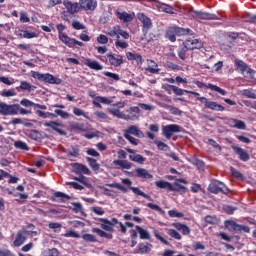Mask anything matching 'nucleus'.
Segmentation results:
<instances>
[{
	"instance_id": "5fc2aeb1",
	"label": "nucleus",
	"mask_w": 256,
	"mask_h": 256,
	"mask_svg": "<svg viewBox=\"0 0 256 256\" xmlns=\"http://www.w3.org/2000/svg\"><path fill=\"white\" fill-rule=\"evenodd\" d=\"M154 143L157 145L160 151H169V145L165 144L164 142L155 141Z\"/></svg>"
},
{
	"instance_id": "774afa93",
	"label": "nucleus",
	"mask_w": 256,
	"mask_h": 256,
	"mask_svg": "<svg viewBox=\"0 0 256 256\" xmlns=\"http://www.w3.org/2000/svg\"><path fill=\"white\" fill-rule=\"evenodd\" d=\"M115 45L116 47H120V49H127V47H129V44L127 42H123L119 39L116 40Z\"/></svg>"
},
{
	"instance_id": "a18cd8bd",
	"label": "nucleus",
	"mask_w": 256,
	"mask_h": 256,
	"mask_svg": "<svg viewBox=\"0 0 256 256\" xmlns=\"http://www.w3.org/2000/svg\"><path fill=\"white\" fill-rule=\"evenodd\" d=\"M240 95L247 97V99H256V94L254 93L253 90H242L240 92Z\"/></svg>"
},
{
	"instance_id": "bb28decb",
	"label": "nucleus",
	"mask_w": 256,
	"mask_h": 256,
	"mask_svg": "<svg viewBox=\"0 0 256 256\" xmlns=\"http://www.w3.org/2000/svg\"><path fill=\"white\" fill-rule=\"evenodd\" d=\"M126 57L129 61H136L137 65H143V57L138 53L127 52Z\"/></svg>"
},
{
	"instance_id": "473e14b6",
	"label": "nucleus",
	"mask_w": 256,
	"mask_h": 256,
	"mask_svg": "<svg viewBox=\"0 0 256 256\" xmlns=\"http://www.w3.org/2000/svg\"><path fill=\"white\" fill-rule=\"evenodd\" d=\"M129 159L134 163H139V165H143V163L147 161V158L143 157L141 154H130Z\"/></svg>"
},
{
	"instance_id": "a19ab883",
	"label": "nucleus",
	"mask_w": 256,
	"mask_h": 256,
	"mask_svg": "<svg viewBox=\"0 0 256 256\" xmlns=\"http://www.w3.org/2000/svg\"><path fill=\"white\" fill-rule=\"evenodd\" d=\"M148 61V67L146 68V71L149 73H159V69H157V63L153 60H147Z\"/></svg>"
},
{
	"instance_id": "9d476101",
	"label": "nucleus",
	"mask_w": 256,
	"mask_h": 256,
	"mask_svg": "<svg viewBox=\"0 0 256 256\" xmlns=\"http://www.w3.org/2000/svg\"><path fill=\"white\" fill-rule=\"evenodd\" d=\"M162 131H163V135H164V137H166V139H171V137H173V133L181 132V126H179L177 124L166 125L163 127Z\"/></svg>"
},
{
	"instance_id": "4468645a",
	"label": "nucleus",
	"mask_w": 256,
	"mask_h": 256,
	"mask_svg": "<svg viewBox=\"0 0 256 256\" xmlns=\"http://www.w3.org/2000/svg\"><path fill=\"white\" fill-rule=\"evenodd\" d=\"M232 149L236 153V155H238L240 161L247 162L249 161V159H251L249 153L245 149L236 145H232Z\"/></svg>"
},
{
	"instance_id": "6e6552de",
	"label": "nucleus",
	"mask_w": 256,
	"mask_h": 256,
	"mask_svg": "<svg viewBox=\"0 0 256 256\" xmlns=\"http://www.w3.org/2000/svg\"><path fill=\"white\" fill-rule=\"evenodd\" d=\"M197 99L201 103L205 104L207 109H211L212 111H225V107L217 102L209 101L206 97H198Z\"/></svg>"
},
{
	"instance_id": "f8f14e48",
	"label": "nucleus",
	"mask_w": 256,
	"mask_h": 256,
	"mask_svg": "<svg viewBox=\"0 0 256 256\" xmlns=\"http://www.w3.org/2000/svg\"><path fill=\"white\" fill-rule=\"evenodd\" d=\"M63 5H64L66 11H68V13H70V15H75V13H79V11L81 9L80 3L71 2L69 0H64Z\"/></svg>"
},
{
	"instance_id": "4d7b16f0",
	"label": "nucleus",
	"mask_w": 256,
	"mask_h": 256,
	"mask_svg": "<svg viewBox=\"0 0 256 256\" xmlns=\"http://www.w3.org/2000/svg\"><path fill=\"white\" fill-rule=\"evenodd\" d=\"M64 237H72L73 239H79V237H81V235H79V233H77L73 230H69L64 234Z\"/></svg>"
},
{
	"instance_id": "c9c22d12",
	"label": "nucleus",
	"mask_w": 256,
	"mask_h": 256,
	"mask_svg": "<svg viewBox=\"0 0 256 256\" xmlns=\"http://www.w3.org/2000/svg\"><path fill=\"white\" fill-rule=\"evenodd\" d=\"M17 89H21V91H35L37 87L31 85V83L27 81H21L20 86Z\"/></svg>"
},
{
	"instance_id": "6e6d98bb",
	"label": "nucleus",
	"mask_w": 256,
	"mask_h": 256,
	"mask_svg": "<svg viewBox=\"0 0 256 256\" xmlns=\"http://www.w3.org/2000/svg\"><path fill=\"white\" fill-rule=\"evenodd\" d=\"M82 239H84V241H89L90 243H97V238L92 234H84Z\"/></svg>"
},
{
	"instance_id": "c756f323",
	"label": "nucleus",
	"mask_w": 256,
	"mask_h": 256,
	"mask_svg": "<svg viewBox=\"0 0 256 256\" xmlns=\"http://www.w3.org/2000/svg\"><path fill=\"white\" fill-rule=\"evenodd\" d=\"M155 185L159 189H168V191H175L177 189L176 187H173V184H171L169 182H165L163 180L156 181Z\"/></svg>"
},
{
	"instance_id": "3c124183",
	"label": "nucleus",
	"mask_w": 256,
	"mask_h": 256,
	"mask_svg": "<svg viewBox=\"0 0 256 256\" xmlns=\"http://www.w3.org/2000/svg\"><path fill=\"white\" fill-rule=\"evenodd\" d=\"M159 9H161V11H163L164 13H169L170 15H173V7H171L170 5L167 4H161L159 6Z\"/></svg>"
},
{
	"instance_id": "7c9ffc66",
	"label": "nucleus",
	"mask_w": 256,
	"mask_h": 256,
	"mask_svg": "<svg viewBox=\"0 0 256 256\" xmlns=\"http://www.w3.org/2000/svg\"><path fill=\"white\" fill-rule=\"evenodd\" d=\"M59 39H60V41H62V43H65L67 45V47H70V48L73 47L75 38H70L69 36H67V34L60 32Z\"/></svg>"
},
{
	"instance_id": "6ab92c4d",
	"label": "nucleus",
	"mask_w": 256,
	"mask_h": 256,
	"mask_svg": "<svg viewBox=\"0 0 256 256\" xmlns=\"http://www.w3.org/2000/svg\"><path fill=\"white\" fill-rule=\"evenodd\" d=\"M238 37H239L238 33L231 32L228 35L220 36L218 43H220V45H229V43H231V41H229V39H231L232 41H235V39H237Z\"/></svg>"
},
{
	"instance_id": "4c0bfd02",
	"label": "nucleus",
	"mask_w": 256,
	"mask_h": 256,
	"mask_svg": "<svg viewBox=\"0 0 256 256\" xmlns=\"http://www.w3.org/2000/svg\"><path fill=\"white\" fill-rule=\"evenodd\" d=\"M74 181H78L79 183H82V185H85V187H88V189H91L93 186L91 185V182H89V179L87 177L80 175L78 177L73 178Z\"/></svg>"
},
{
	"instance_id": "2eb2a0df",
	"label": "nucleus",
	"mask_w": 256,
	"mask_h": 256,
	"mask_svg": "<svg viewBox=\"0 0 256 256\" xmlns=\"http://www.w3.org/2000/svg\"><path fill=\"white\" fill-rule=\"evenodd\" d=\"M184 46H185L186 49H188V50L201 49V48L203 47V43H201V41H199L198 39H195V38H188V39L184 42Z\"/></svg>"
},
{
	"instance_id": "8fccbe9b",
	"label": "nucleus",
	"mask_w": 256,
	"mask_h": 256,
	"mask_svg": "<svg viewBox=\"0 0 256 256\" xmlns=\"http://www.w3.org/2000/svg\"><path fill=\"white\" fill-rule=\"evenodd\" d=\"M181 183H185V180H176L172 185V187H175L176 189L171 191H181L183 189H186L185 186H183Z\"/></svg>"
},
{
	"instance_id": "72a5a7b5",
	"label": "nucleus",
	"mask_w": 256,
	"mask_h": 256,
	"mask_svg": "<svg viewBox=\"0 0 256 256\" xmlns=\"http://www.w3.org/2000/svg\"><path fill=\"white\" fill-rule=\"evenodd\" d=\"M202 87H205L206 89H211V91H216V93H219L220 95H227V91L213 84H202Z\"/></svg>"
},
{
	"instance_id": "338daca9",
	"label": "nucleus",
	"mask_w": 256,
	"mask_h": 256,
	"mask_svg": "<svg viewBox=\"0 0 256 256\" xmlns=\"http://www.w3.org/2000/svg\"><path fill=\"white\" fill-rule=\"evenodd\" d=\"M97 41L101 44V45H107V43H109V38H107V36L101 34L98 38Z\"/></svg>"
},
{
	"instance_id": "0eeeda50",
	"label": "nucleus",
	"mask_w": 256,
	"mask_h": 256,
	"mask_svg": "<svg viewBox=\"0 0 256 256\" xmlns=\"http://www.w3.org/2000/svg\"><path fill=\"white\" fill-rule=\"evenodd\" d=\"M122 183L124 185H127L128 188L130 189V191H133V193L135 195H139L140 197H144V199H147L148 201H153V199H151V196L145 194V192L141 191V189H139L137 187H132L131 185H133V182L131 181V179L124 178V179H122Z\"/></svg>"
},
{
	"instance_id": "49530a36",
	"label": "nucleus",
	"mask_w": 256,
	"mask_h": 256,
	"mask_svg": "<svg viewBox=\"0 0 256 256\" xmlns=\"http://www.w3.org/2000/svg\"><path fill=\"white\" fill-rule=\"evenodd\" d=\"M71 129L74 131H87L85 124L74 122L71 124Z\"/></svg>"
},
{
	"instance_id": "f257e3e1",
	"label": "nucleus",
	"mask_w": 256,
	"mask_h": 256,
	"mask_svg": "<svg viewBox=\"0 0 256 256\" xmlns=\"http://www.w3.org/2000/svg\"><path fill=\"white\" fill-rule=\"evenodd\" d=\"M99 221L100 223H103L101 224V227L102 229H104V231H113V227H115V225H119L120 231L122 233H127V228L123 223L119 222L117 218H112L111 220H108L106 218H100Z\"/></svg>"
},
{
	"instance_id": "423d86ee",
	"label": "nucleus",
	"mask_w": 256,
	"mask_h": 256,
	"mask_svg": "<svg viewBox=\"0 0 256 256\" xmlns=\"http://www.w3.org/2000/svg\"><path fill=\"white\" fill-rule=\"evenodd\" d=\"M19 113V104L0 103V115H17Z\"/></svg>"
},
{
	"instance_id": "393cba45",
	"label": "nucleus",
	"mask_w": 256,
	"mask_h": 256,
	"mask_svg": "<svg viewBox=\"0 0 256 256\" xmlns=\"http://www.w3.org/2000/svg\"><path fill=\"white\" fill-rule=\"evenodd\" d=\"M172 227H175V229H177V231H181L182 235H190L191 233V228H189V226L183 224V223H173Z\"/></svg>"
},
{
	"instance_id": "ea45409f",
	"label": "nucleus",
	"mask_w": 256,
	"mask_h": 256,
	"mask_svg": "<svg viewBox=\"0 0 256 256\" xmlns=\"http://www.w3.org/2000/svg\"><path fill=\"white\" fill-rule=\"evenodd\" d=\"M136 230L138 231V233L140 235V239H145V240L151 239V235L149 234V232L147 230L143 229L140 226H136Z\"/></svg>"
},
{
	"instance_id": "864d4df0",
	"label": "nucleus",
	"mask_w": 256,
	"mask_h": 256,
	"mask_svg": "<svg viewBox=\"0 0 256 256\" xmlns=\"http://www.w3.org/2000/svg\"><path fill=\"white\" fill-rule=\"evenodd\" d=\"M168 215L169 217H177L178 219L185 217V214H183V212H178L177 210L168 211Z\"/></svg>"
},
{
	"instance_id": "37998d69",
	"label": "nucleus",
	"mask_w": 256,
	"mask_h": 256,
	"mask_svg": "<svg viewBox=\"0 0 256 256\" xmlns=\"http://www.w3.org/2000/svg\"><path fill=\"white\" fill-rule=\"evenodd\" d=\"M92 233H97V235H99V237H104L106 239H113V234H108L99 228H93Z\"/></svg>"
},
{
	"instance_id": "5701e85b",
	"label": "nucleus",
	"mask_w": 256,
	"mask_h": 256,
	"mask_svg": "<svg viewBox=\"0 0 256 256\" xmlns=\"http://www.w3.org/2000/svg\"><path fill=\"white\" fill-rule=\"evenodd\" d=\"M153 249V244L149 243H140L138 245V250H135L134 253H140L141 255L151 253Z\"/></svg>"
},
{
	"instance_id": "dca6fc26",
	"label": "nucleus",
	"mask_w": 256,
	"mask_h": 256,
	"mask_svg": "<svg viewBox=\"0 0 256 256\" xmlns=\"http://www.w3.org/2000/svg\"><path fill=\"white\" fill-rule=\"evenodd\" d=\"M80 7L85 11H95L97 8V0H80Z\"/></svg>"
},
{
	"instance_id": "603ef678",
	"label": "nucleus",
	"mask_w": 256,
	"mask_h": 256,
	"mask_svg": "<svg viewBox=\"0 0 256 256\" xmlns=\"http://www.w3.org/2000/svg\"><path fill=\"white\" fill-rule=\"evenodd\" d=\"M153 235L156 237V239H158V241L162 242L164 245H169V241L163 238V236H161L159 231L153 230Z\"/></svg>"
},
{
	"instance_id": "79ce46f5",
	"label": "nucleus",
	"mask_w": 256,
	"mask_h": 256,
	"mask_svg": "<svg viewBox=\"0 0 256 256\" xmlns=\"http://www.w3.org/2000/svg\"><path fill=\"white\" fill-rule=\"evenodd\" d=\"M86 161H88V163L93 171H99L101 165L99 163H97L95 158L87 157Z\"/></svg>"
},
{
	"instance_id": "c85d7f7f",
	"label": "nucleus",
	"mask_w": 256,
	"mask_h": 256,
	"mask_svg": "<svg viewBox=\"0 0 256 256\" xmlns=\"http://www.w3.org/2000/svg\"><path fill=\"white\" fill-rule=\"evenodd\" d=\"M229 125H230V127H233L234 129H242V130L247 129V125L245 124V122H243L241 120H237V119H230Z\"/></svg>"
},
{
	"instance_id": "412c9836",
	"label": "nucleus",
	"mask_w": 256,
	"mask_h": 256,
	"mask_svg": "<svg viewBox=\"0 0 256 256\" xmlns=\"http://www.w3.org/2000/svg\"><path fill=\"white\" fill-rule=\"evenodd\" d=\"M73 172L76 173V175H90L91 170L83 164H74L73 165Z\"/></svg>"
},
{
	"instance_id": "39448f33",
	"label": "nucleus",
	"mask_w": 256,
	"mask_h": 256,
	"mask_svg": "<svg viewBox=\"0 0 256 256\" xmlns=\"http://www.w3.org/2000/svg\"><path fill=\"white\" fill-rule=\"evenodd\" d=\"M55 114L53 113H50V112H43L41 110H37L36 111V114L38 117H42V119H49V117H57V115L59 117H61L62 119H69L70 115L69 113L63 111V110H55L54 111Z\"/></svg>"
},
{
	"instance_id": "4be33fe9",
	"label": "nucleus",
	"mask_w": 256,
	"mask_h": 256,
	"mask_svg": "<svg viewBox=\"0 0 256 256\" xmlns=\"http://www.w3.org/2000/svg\"><path fill=\"white\" fill-rule=\"evenodd\" d=\"M124 134L134 135L135 137H139V139H143V137H145L143 131L139 130V127L136 125L130 126Z\"/></svg>"
},
{
	"instance_id": "f3484780",
	"label": "nucleus",
	"mask_w": 256,
	"mask_h": 256,
	"mask_svg": "<svg viewBox=\"0 0 256 256\" xmlns=\"http://www.w3.org/2000/svg\"><path fill=\"white\" fill-rule=\"evenodd\" d=\"M108 61L112 67H121L123 65V56L117 54H108Z\"/></svg>"
},
{
	"instance_id": "0e129e2a",
	"label": "nucleus",
	"mask_w": 256,
	"mask_h": 256,
	"mask_svg": "<svg viewBox=\"0 0 256 256\" xmlns=\"http://www.w3.org/2000/svg\"><path fill=\"white\" fill-rule=\"evenodd\" d=\"M66 185H70L71 187H73V189H76L78 191H83L85 189L83 186H81L77 182H66Z\"/></svg>"
},
{
	"instance_id": "aec40b11",
	"label": "nucleus",
	"mask_w": 256,
	"mask_h": 256,
	"mask_svg": "<svg viewBox=\"0 0 256 256\" xmlns=\"http://www.w3.org/2000/svg\"><path fill=\"white\" fill-rule=\"evenodd\" d=\"M101 103H103V105H111V103H113V100L103 96H97L94 98L93 105L95 107H98V109H102L103 106H101Z\"/></svg>"
},
{
	"instance_id": "e433bc0d",
	"label": "nucleus",
	"mask_w": 256,
	"mask_h": 256,
	"mask_svg": "<svg viewBox=\"0 0 256 256\" xmlns=\"http://www.w3.org/2000/svg\"><path fill=\"white\" fill-rule=\"evenodd\" d=\"M225 227H226V229H228V231H235V233H237V231L239 229V224H237L233 220H226Z\"/></svg>"
},
{
	"instance_id": "e2e57ef3",
	"label": "nucleus",
	"mask_w": 256,
	"mask_h": 256,
	"mask_svg": "<svg viewBox=\"0 0 256 256\" xmlns=\"http://www.w3.org/2000/svg\"><path fill=\"white\" fill-rule=\"evenodd\" d=\"M20 105L23 107H35V103L28 99H22Z\"/></svg>"
},
{
	"instance_id": "58836bf2",
	"label": "nucleus",
	"mask_w": 256,
	"mask_h": 256,
	"mask_svg": "<svg viewBox=\"0 0 256 256\" xmlns=\"http://www.w3.org/2000/svg\"><path fill=\"white\" fill-rule=\"evenodd\" d=\"M113 165H118L121 169H131V163L127 160H114Z\"/></svg>"
},
{
	"instance_id": "052dcab7",
	"label": "nucleus",
	"mask_w": 256,
	"mask_h": 256,
	"mask_svg": "<svg viewBox=\"0 0 256 256\" xmlns=\"http://www.w3.org/2000/svg\"><path fill=\"white\" fill-rule=\"evenodd\" d=\"M2 97H15V89L4 90L1 93Z\"/></svg>"
},
{
	"instance_id": "a211bd4d",
	"label": "nucleus",
	"mask_w": 256,
	"mask_h": 256,
	"mask_svg": "<svg viewBox=\"0 0 256 256\" xmlns=\"http://www.w3.org/2000/svg\"><path fill=\"white\" fill-rule=\"evenodd\" d=\"M44 127H51V129H53V131H56V133H59V135H67V132H65V130H61L59 128L63 127V124L57 121L44 122Z\"/></svg>"
},
{
	"instance_id": "c03bdc74",
	"label": "nucleus",
	"mask_w": 256,
	"mask_h": 256,
	"mask_svg": "<svg viewBox=\"0 0 256 256\" xmlns=\"http://www.w3.org/2000/svg\"><path fill=\"white\" fill-rule=\"evenodd\" d=\"M14 147L16 149H21L22 151H29V146H27V143H25L23 141L14 142Z\"/></svg>"
},
{
	"instance_id": "69168bd1",
	"label": "nucleus",
	"mask_w": 256,
	"mask_h": 256,
	"mask_svg": "<svg viewBox=\"0 0 256 256\" xmlns=\"http://www.w3.org/2000/svg\"><path fill=\"white\" fill-rule=\"evenodd\" d=\"M170 89H172V91L178 96H181L183 93H185V90L174 85H170Z\"/></svg>"
},
{
	"instance_id": "09e8293b",
	"label": "nucleus",
	"mask_w": 256,
	"mask_h": 256,
	"mask_svg": "<svg viewBox=\"0 0 256 256\" xmlns=\"http://www.w3.org/2000/svg\"><path fill=\"white\" fill-rule=\"evenodd\" d=\"M175 35H177V34H175L174 28H172L166 32L167 39H169V41H171L172 43H175V41H177V38L175 37Z\"/></svg>"
},
{
	"instance_id": "13d9d810",
	"label": "nucleus",
	"mask_w": 256,
	"mask_h": 256,
	"mask_svg": "<svg viewBox=\"0 0 256 256\" xmlns=\"http://www.w3.org/2000/svg\"><path fill=\"white\" fill-rule=\"evenodd\" d=\"M224 213H227L228 215H233V212L237 211L236 207H232L229 205L223 206Z\"/></svg>"
},
{
	"instance_id": "bf43d9fd",
	"label": "nucleus",
	"mask_w": 256,
	"mask_h": 256,
	"mask_svg": "<svg viewBox=\"0 0 256 256\" xmlns=\"http://www.w3.org/2000/svg\"><path fill=\"white\" fill-rule=\"evenodd\" d=\"M119 29V26L114 27L112 30H109L108 35H110V37H116L119 39Z\"/></svg>"
},
{
	"instance_id": "7ed1b4c3",
	"label": "nucleus",
	"mask_w": 256,
	"mask_h": 256,
	"mask_svg": "<svg viewBox=\"0 0 256 256\" xmlns=\"http://www.w3.org/2000/svg\"><path fill=\"white\" fill-rule=\"evenodd\" d=\"M32 77L38 79V81H44L45 83H51L55 85H61V79L56 78L51 74H41L39 72H32Z\"/></svg>"
},
{
	"instance_id": "2f4dec72",
	"label": "nucleus",
	"mask_w": 256,
	"mask_h": 256,
	"mask_svg": "<svg viewBox=\"0 0 256 256\" xmlns=\"http://www.w3.org/2000/svg\"><path fill=\"white\" fill-rule=\"evenodd\" d=\"M117 17L120 21H124V23L133 21V15L127 12H117Z\"/></svg>"
},
{
	"instance_id": "ddd939ff",
	"label": "nucleus",
	"mask_w": 256,
	"mask_h": 256,
	"mask_svg": "<svg viewBox=\"0 0 256 256\" xmlns=\"http://www.w3.org/2000/svg\"><path fill=\"white\" fill-rule=\"evenodd\" d=\"M29 233L30 232L25 229L18 231L14 240V247H21V245H23L27 240V235H29Z\"/></svg>"
},
{
	"instance_id": "de8ad7c7",
	"label": "nucleus",
	"mask_w": 256,
	"mask_h": 256,
	"mask_svg": "<svg viewBox=\"0 0 256 256\" xmlns=\"http://www.w3.org/2000/svg\"><path fill=\"white\" fill-rule=\"evenodd\" d=\"M168 235L170 237H172L173 239H176L177 241H181V239H182L181 234L179 232H177L176 230H174V229H169L168 230Z\"/></svg>"
},
{
	"instance_id": "1a4fd4ad",
	"label": "nucleus",
	"mask_w": 256,
	"mask_h": 256,
	"mask_svg": "<svg viewBox=\"0 0 256 256\" xmlns=\"http://www.w3.org/2000/svg\"><path fill=\"white\" fill-rule=\"evenodd\" d=\"M235 65L237 71H240L244 77H249L253 75V70L249 68L247 63L243 62L242 60L236 59L235 60Z\"/></svg>"
},
{
	"instance_id": "20e7f679",
	"label": "nucleus",
	"mask_w": 256,
	"mask_h": 256,
	"mask_svg": "<svg viewBox=\"0 0 256 256\" xmlns=\"http://www.w3.org/2000/svg\"><path fill=\"white\" fill-rule=\"evenodd\" d=\"M208 191L216 195L217 193H224V195H227V193H229V189H227V187H225V184H223V182L219 180L212 181L208 187Z\"/></svg>"
},
{
	"instance_id": "b1692460",
	"label": "nucleus",
	"mask_w": 256,
	"mask_h": 256,
	"mask_svg": "<svg viewBox=\"0 0 256 256\" xmlns=\"http://www.w3.org/2000/svg\"><path fill=\"white\" fill-rule=\"evenodd\" d=\"M138 19H139V21H141V23H143L144 29L149 30V29H151V27H153V23L151 22V19L149 17L145 16V14L139 13Z\"/></svg>"
},
{
	"instance_id": "a878e982",
	"label": "nucleus",
	"mask_w": 256,
	"mask_h": 256,
	"mask_svg": "<svg viewBox=\"0 0 256 256\" xmlns=\"http://www.w3.org/2000/svg\"><path fill=\"white\" fill-rule=\"evenodd\" d=\"M84 65L90 69H94V71H101L103 69V66L97 60H91L89 58L85 60Z\"/></svg>"
},
{
	"instance_id": "f03ea898",
	"label": "nucleus",
	"mask_w": 256,
	"mask_h": 256,
	"mask_svg": "<svg viewBox=\"0 0 256 256\" xmlns=\"http://www.w3.org/2000/svg\"><path fill=\"white\" fill-rule=\"evenodd\" d=\"M191 17L193 19H196L197 21H217L219 20V17L213 13H207V12H202V11H197V10H191Z\"/></svg>"
},
{
	"instance_id": "f704fd0d",
	"label": "nucleus",
	"mask_w": 256,
	"mask_h": 256,
	"mask_svg": "<svg viewBox=\"0 0 256 256\" xmlns=\"http://www.w3.org/2000/svg\"><path fill=\"white\" fill-rule=\"evenodd\" d=\"M108 111L109 113H111V115H113L114 117H117V119H124V120L129 119V117H126L125 114L117 108H109Z\"/></svg>"
},
{
	"instance_id": "cd10ccee",
	"label": "nucleus",
	"mask_w": 256,
	"mask_h": 256,
	"mask_svg": "<svg viewBox=\"0 0 256 256\" xmlns=\"http://www.w3.org/2000/svg\"><path fill=\"white\" fill-rule=\"evenodd\" d=\"M135 173L136 177H139L140 179H153V175H151L145 168H137Z\"/></svg>"
},
{
	"instance_id": "9b49d317",
	"label": "nucleus",
	"mask_w": 256,
	"mask_h": 256,
	"mask_svg": "<svg viewBox=\"0 0 256 256\" xmlns=\"http://www.w3.org/2000/svg\"><path fill=\"white\" fill-rule=\"evenodd\" d=\"M124 121H137L139 119V113H141V109L137 106L130 107L129 109L126 110Z\"/></svg>"
},
{
	"instance_id": "680f3d73",
	"label": "nucleus",
	"mask_w": 256,
	"mask_h": 256,
	"mask_svg": "<svg viewBox=\"0 0 256 256\" xmlns=\"http://www.w3.org/2000/svg\"><path fill=\"white\" fill-rule=\"evenodd\" d=\"M167 109H169V111L172 115H182V113H183V111L179 110V108H177V107L167 106Z\"/></svg>"
}]
</instances>
